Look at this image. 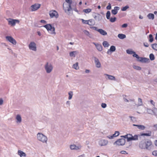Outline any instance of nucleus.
<instances>
[{
    "label": "nucleus",
    "mask_w": 157,
    "mask_h": 157,
    "mask_svg": "<svg viewBox=\"0 0 157 157\" xmlns=\"http://www.w3.org/2000/svg\"><path fill=\"white\" fill-rule=\"evenodd\" d=\"M139 61L143 62H147L149 61V59L141 57Z\"/></svg>",
    "instance_id": "nucleus-24"
},
{
    "label": "nucleus",
    "mask_w": 157,
    "mask_h": 157,
    "mask_svg": "<svg viewBox=\"0 0 157 157\" xmlns=\"http://www.w3.org/2000/svg\"><path fill=\"white\" fill-rule=\"evenodd\" d=\"M151 103L154 106H155V102L152 100L150 101Z\"/></svg>",
    "instance_id": "nucleus-50"
},
{
    "label": "nucleus",
    "mask_w": 157,
    "mask_h": 157,
    "mask_svg": "<svg viewBox=\"0 0 157 157\" xmlns=\"http://www.w3.org/2000/svg\"><path fill=\"white\" fill-rule=\"evenodd\" d=\"M101 106L103 108H105L106 107V105L105 103H102L101 104Z\"/></svg>",
    "instance_id": "nucleus-48"
},
{
    "label": "nucleus",
    "mask_w": 157,
    "mask_h": 157,
    "mask_svg": "<svg viewBox=\"0 0 157 157\" xmlns=\"http://www.w3.org/2000/svg\"><path fill=\"white\" fill-rule=\"evenodd\" d=\"M111 4L109 3L108 5L107 6L106 9L107 10H109L111 9Z\"/></svg>",
    "instance_id": "nucleus-46"
},
{
    "label": "nucleus",
    "mask_w": 157,
    "mask_h": 157,
    "mask_svg": "<svg viewBox=\"0 0 157 157\" xmlns=\"http://www.w3.org/2000/svg\"><path fill=\"white\" fill-rule=\"evenodd\" d=\"M147 17L149 19H153L154 18V15L153 13H150L148 14Z\"/></svg>",
    "instance_id": "nucleus-26"
},
{
    "label": "nucleus",
    "mask_w": 157,
    "mask_h": 157,
    "mask_svg": "<svg viewBox=\"0 0 157 157\" xmlns=\"http://www.w3.org/2000/svg\"><path fill=\"white\" fill-rule=\"evenodd\" d=\"M94 62L95 64L96 67L98 68H99L101 66V64L99 62L98 59L96 57L94 58Z\"/></svg>",
    "instance_id": "nucleus-16"
},
{
    "label": "nucleus",
    "mask_w": 157,
    "mask_h": 157,
    "mask_svg": "<svg viewBox=\"0 0 157 157\" xmlns=\"http://www.w3.org/2000/svg\"><path fill=\"white\" fill-rule=\"evenodd\" d=\"M150 59L151 60H153L155 59V56L154 55L152 54H151L149 55Z\"/></svg>",
    "instance_id": "nucleus-37"
},
{
    "label": "nucleus",
    "mask_w": 157,
    "mask_h": 157,
    "mask_svg": "<svg viewBox=\"0 0 157 157\" xmlns=\"http://www.w3.org/2000/svg\"><path fill=\"white\" fill-rule=\"evenodd\" d=\"M38 140L43 142H46L47 140V138L46 136L42 133H39L37 135Z\"/></svg>",
    "instance_id": "nucleus-3"
},
{
    "label": "nucleus",
    "mask_w": 157,
    "mask_h": 157,
    "mask_svg": "<svg viewBox=\"0 0 157 157\" xmlns=\"http://www.w3.org/2000/svg\"><path fill=\"white\" fill-rule=\"evenodd\" d=\"M151 46L153 49L157 51V44H152Z\"/></svg>",
    "instance_id": "nucleus-32"
},
{
    "label": "nucleus",
    "mask_w": 157,
    "mask_h": 157,
    "mask_svg": "<svg viewBox=\"0 0 157 157\" xmlns=\"http://www.w3.org/2000/svg\"><path fill=\"white\" fill-rule=\"evenodd\" d=\"M81 146H77L75 145H71L70 146V148L71 149L78 150L81 148Z\"/></svg>",
    "instance_id": "nucleus-19"
},
{
    "label": "nucleus",
    "mask_w": 157,
    "mask_h": 157,
    "mask_svg": "<svg viewBox=\"0 0 157 157\" xmlns=\"http://www.w3.org/2000/svg\"><path fill=\"white\" fill-rule=\"evenodd\" d=\"M19 21L18 20L10 19V20L8 21V24L9 25H10L11 26H14L15 25L16 22L19 23Z\"/></svg>",
    "instance_id": "nucleus-11"
},
{
    "label": "nucleus",
    "mask_w": 157,
    "mask_h": 157,
    "mask_svg": "<svg viewBox=\"0 0 157 157\" xmlns=\"http://www.w3.org/2000/svg\"><path fill=\"white\" fill-rule=\"evenodd\" d=\"M126 52L127 53L130 54H133L134 53H135V52L132 51L131 50H127Z\"/></svg>",
    "instance_id": "nucleus-34"
},
{
    "label": "nucleus",
    "mask_w": 157,
    "mask_h": 157,
    "mask_svg": "<svg viewBox=\"0 0 157 157\" xmlns=\"http://www.w3.org/2000/svg\"><path fill=\"white\" fill-rule=\"evenodd\" d=\"M108 143V141L105 140H100L98 142L99 145L101 146L106 145Z\"/></svg>",
    "instance_id": "nucleus-13"
},
{
    "label": "nucleus",
    "mask_w": 157,
    "mask_h": 157,
    "mask_svg": "<svg viewBox=\"0 0 157 157\" xmlns=\"http://www.w3.org/2000/svg\"><path fill=\"white\" fill-rule=\"evenodd\" d=\"M91 28H92L94 29L95 30L97 31H98V30L99 29H98L97 27H94V26H93V27H91Z\"/></svg>",
    "instance_id": "nucleus-49"
},
{
    "label": "nucleus",
    "mask_w": 157,
    "mask_h": 157,
    "mask_svg": "<svg viewBox=\"0 0 157 157\" xmlns=\"http://www.w3.org/2000/svg\"><path fill=\"white\" fill-rule=\"evenodd\" d=\"M139 135H135L134 136L130 134H127L124 136H122L121 137H123L124 138L127 139L128 141L132 140H138Z\"/></svg>",
    "instance_id": "nucleus-2"
},
{
    "label": "nucleus",
    "mask_w": 157,
    "mask_h": 157,
    "mask_svg": "<svg viewBox=\"0 0 157 157\" xmlns=\"http://www.w3.org/2000/svg\"><path fill=\"white\" fill-rule=\"evenodd\" d=\"M69 99H71L72 98L73 95V92L72 91L70 92L69 93Z\"/></svg>",
    "instance_id": "nucleus-41"
},
{
    "label": "nucleus",
    "mask_w": 157,
    "mask_h": 157,
    "mask_svg": "<svg viewBox=\"0 0 157 157\" xmlns=\"http://www.w3.org/2000/svg\"><path fill=\"white\" fill-rule=\"evenodd\" d=\"M69 44H71V45H73V44H74V43H73V42H70V43H69Z\"/></svg>",
    "instance_id": "nucleus-61"
},
{
    "label": "nucleus",
    "mask_w": 157,
    "mask_h": 157,
    "mask_svg": "<svg viewBox=\"0 0 157 157\" xmlns=\"http://www.w3.org/2000/svg\"><path fill=\"white\" fill-rule=\"evenodd\" d=\"M45 69L47 73H50L53 69L52 66L51 64H48V63H47L45 67Z\"/></svg>",
    "instance_id": "nucleus-8"
},
{
    "label": "nucleus",
    "mask_w": 157,
    "mask_h": 157,
    "mask_svg": "<svg viewBox=\"0 0 157 157\" xmlns=\"http://www.w3.org/2000/svg\"><path fill=\"white\" fill-rule=\"evenodd\" d=\"M133 126L137 127L139 129L141 130H144L146 128V127L143 125H137L133 124Z\"/></svg>",
    "instance_id": "nucleus-17"
},
{
    "label": "nucleus",
    "mask_w": 157,
    "mask_h": 157,
    "mask_svg": "<svg viewBox=\"0 0 157 157\" xmlns=\"http://www.w3.org/2000/svg\"><path fill=\"white\" fill-rule=\"evenodd\" d=\"M120 9V8L118 6H115L114 7L113 10L111 11V13L113 15L116 14L117 12Z\"/></svg>",
    "instance_id": "nucleus-14"
},
{
    "label": "nucleus",
    "mask_w": 157,
    "mask_h": 157,
    "mask_svg": "<svg viewBox=\"0 0 157 157\" xmlns=\"http://www.w3.org/2000/svg\"><path fill=\"white\" fill-rule=\"evenodd\" d=\"M98 32L101 35L103 36H105L107 34V32L102 29H99L98 30Z\"/></svg>",
    "instance_id": "nucleus-18"
},
{
    "label": "nucleus",
    "mask_w": 157,
    "mask_h": 157,
    "mask_svg": "<svg viewBox=\"0 0 157 157\" xmlns=\"http://www.w3.org/2000/svg\"><path fill=\"white\" fill-rule=\"evenodd\" d=\"M144 45L145 47H148L149 46V44L147 43H144Z\"/></svg>",
    "instance_id": "nucleus-53"
},
{
    "label": "nucleus",
    "mask_w": 157,
    "mask_h": 157,
    "mask_svg": "<svg viewBox=\"0 0 157 157\" xmlns=\"http://www.w3.org/2000/svg\"><path fill=\"white\" fill-rule=\"evenodd\" d=\"M155 144L156 146H157V140L155 141Z\"/></svg>",
    "instance_id": "nucleus-59"
},
{
    "label": "nucleus",
    "mask_w": 157,
    "mask_h": 157,
    "mask_svg": "<svg viewBox=\"0 0 157 157\" xmlns=\"http://www.w3.org/2000/svg\"><path fill=\"white\" fill-rule=\"evenodd\" d=\"M116 48L114 46H112L110 48V49L108 50L107 52V53L108 54H109V53L111 52H114Z\"/></svg>",
    "instance_id": "nucleus-22"
},
{
    "label": "nucleus",
    "mask_w": 157,
    "mask_h": 157,
    "mask_svg": "<svg viewBox=\"0 0 157 157\" xmlns=\"http://www.w3.org/2000/svg\"><path fill=\"white\" fill-rule=\"evenodd\" d=\"M121 153L122 154H128V153H127L126 152V151H121Z\"/></svg>",
    "instance_id": "nucleus-51"
},
{
    "label": "nucleus",
    "mask_w": 157,
    "mask_h": 157,
    "mask_svg": "<svg viewBox=\"0 0 157 157\" xmlns=\"http://www.w3.org/2000/svg\"><path fill=\"white\" fill-rule=\"evenodd\" d=\"M92 11V10L90 9H84L83 11L86 13H90Z\"/></svg>",
    "instance_id": "nucleus-28"
},
{
    "label": "nucleus",
    "mask_w": 157,
    "mask_h": 157,
    "mask_svg": "<svg viewBox=\"0 0 157 157\" xmlns=\"http://www.w3.org/2000/svg\"><path fill=\"white\" fill-rule=\"evenodd\" d=\"M127 24H124L122 25V27L126 28L127 26Z\"/></svg>",
    "instance_id": "nucleus-52"
},
{
    "label": "nucleus",
    "mask_w": 157,
    "mask_h": 157,
    "mask_svg": "<svg viewBox=\"0 0 157 157\" xmlns=\"http://www.w3.org/2000/svg\"><path fill=\"white\" fill-rule=\"evenodd\" d=\"M18 154L20 156V157H25L26 155L25 153L21 151L18 150Z\"/></svg>",
    "instance_id": "nucleus-20"
},
{
    "label": "nucleus",
    "mask_w": 157,
    "mask_h": 157,
    "mask_svg": "<svg viewBox=\"0 0 157 157\" xmlns=\"http://www.w3.org/2000/svg\"><path fill=\"white\" fill-rule=\"evenodd\" d=\"M65 1L67 2L69 4V5H68V7H67V8H66L65 7V5H66V4H63V9L65 12L67 11H69L71 9V4L72 2V1L71 0H65Z\"/></svg>",
    "instance_id": "nucleus-4"
},
{
    "label": "nucleus",
    "mask_w": 157,
    "mask_h": 157,
    "mask_svg": "<svg viewBox=\"0 0 157 157\" xmlns=\"http://www.w3.org/2000/svg\"><path fill=\"white\" fill-rule=\"evenodd\" d=\"M139 146L141 149H150L152 146V143L150 140H143L140 142Z\"/></svg>",
    "instance_id": "nucleus-1"
},
{
    "label": "nucleus",
    "mask_w": 157,
    "mask_h": 157,
    "mask_svg": "<svg viewBox=\"0 0 157 157\" xmlns=\"http://www.w3.org/2000/svg\"><path fill=\"white\" fill-rule=\"evenodd\" d=\"M82 22L83 24H88V21L85 20L83 19H82Z\"/></svg>",
    "instance_id": "nucleus-45"
},
{
    "label": "nucleus",
    "mask_w": 157,
    "mask_h": 157,
    "mask_svg": "<svg viewBox=\"0 0 157 157\" xmlns=\"http://www.w3.org/2000/svg\"><path fill=\"white\" fill-rule=\"evenodd\" d=\"M97 49L99 51H101L102 50V47L101 46L100 44H97L96 45Z\"/></svg>",
    "instance_id": "nucleus-30"
},
{
    "label": "nucleus",
    "mask_w": 157,
    "mask_h": 157,
    "mask_svg": "<svg viewBox=\"0 0 157 157\" xmlns=\"http://www.w3.org/2000/svg\"><path fill=\"white\" fill-rule=\"evenodd\" d=\"M29 48L34 51L36 50V44L34 42H31L29 45Z\"/></svg>",
    "instance_id": "nucleus-10"
},
{
    "label": "nucleus",
    "mask_w": 157,
    "mask_h": 157,
    "mask_svg": "<svg viewBox=\"0 0 157 157\" xmlns=\"http://www.w3.org/2000/svg\"><path fill=\"white\" fill-rule=\"evenodd\" d=\"M84 157V155L83 154L82 155H81L79 156H78V157Z\"/></svg>",
    "instance_id": "nucleus-58"
},
{
    "label": "nucleus",
    "mask_w": 157,
    "mask_h": 157,
    "mask_svg": "<svg viewBox=\"0 0 157 157\" xmlns=\"http://www.w3.org/2000/svg\"><path fill=\"white\" fill-rule=\"evenodd\" d=\"M98 9H100L101 8V6H98Z\"/></svg>",
    "instance_id": "nucleus-62"
},
{
    "label": "nucleus",
    "mask_w": 157,
    "mask_h": 157,
    "mask_svg": "<svg viewBox=\"0 0 157 157\" xmlns=\"http://www.w3.org/2000/svg\"><path fill=\"white\" fill-rule=\"evenodd\" d=\"M119 132L118 131H116L115 132V133L113 134L112 136H108V137L109 139H112L113 137H116L118 136L119 134Z\"/></svg>",
    "instance_id": "nucleus-21"
},
{
    "label": "nucleus",
    "mask_w": 157,
    "mask_h": 157,
    "mask_svg": "<svg viewBox=\"0 0 157 157\" xmlns=\"http://www.w3.org/2000/svg\"><path fill=\"white\" fill-rule=\"evenodd\" d=\"M16 119L17 122H21V118L20 116L19 115H17L16 117Z\"/></svg>",
    "instance_id": "nucleus-31"
},
{
    "label": "nucleus",
    "mask_w": 157,
    "mask_h": 157,
    "mask_svg": "<svg viewBox=\"0 0 157 157\" xmlns=\"http://www.w3.org/2000/svg\"><path fill=\"white\" fill-rule=\"evenodd\" d=\"M133 56L134 57H135L138 59H139V58H140L139 57V56H138V55L136 54L135 52V53H134L133 54Z\"/></svg>",
    "instance_id": "nucleus-44"
},
{
    "label": "nucleus",
    "mask_w": 157,
    "mask_h": 157,
    "mask_svg": "<svg viewBox=\"0 0 157 157\" xmlns=\"http://www.w3.org/2000/svg\"><path fill=\"white\" fill-rule=\"evenodd\" d=\"M154 127H157V124L154 125Z\"/></svg>",
    "instance_id": "nucleus-63"
},
{
    "label": "nucleus",
    "mask_w": 157,
    "mask_h": 157,
    "mask_svg": "<svg viewBox=\"0 0 157 157\" xmlns=\"http://www.w3.org/2000/svg\"><path fill=\"white\" fill-rule=\"evenodd\" d=\"M44 26L45 28L48 31H51V33L55 34V28L54 27H52L50 24H47L44 25Z\"/></svg>",
    "instance_id": "nucleus-6"
},
{
    "label": "nucleus",
    "mask_w": 157,
    "mask_h": 157,
    "mask_svg": "<svg viewBox=\"0 0 157 157\" xmlns=\"http://www.w3.org/2000/svg\"><path fill=\"white\" fill-rule=\"evenodd\" d=\"M138 105H141L143 104L142 100L140 98L138 99Z\"/></svg>",
    "instance_id": "nucleus-36"
},
{
    "label": "nucleus",
    "mask_w": 157,
    "mask_h": 157,
    "mask_svg": "<svg viewBox=\"0 0 157 157\" xmlns=\"http://www.w3.org/2000/svg\"><path fill=\"white\" fill-rule=\"evenodd\" d=\"M90 72V71L88 70H86L85 71V72L86 73H88Z\"/></svg>",
    "instance_id": "nucleus-57"
},
{
    "label": "nucleus",
    "mask_w": 157,
    "mask_h": 157,
    "mask_svg": "<svg viewBox=\"0 0 157 157\" xmlns=\"http://www.w3.org/2000/svg\"><path fill=\"white\" fill-rule=\"evenodd\" d=\"M3 101L2 99H0V105H1L3 104Z\"/></svg>",
    "instance_id": "nucleus-55"
},
{
    "label": "nucleus",
    "mask_w": 157,
    "mask_h": 157,
    "mask_svg": "<svg viewBox=\"0 0 157 157\" xmlns=\"http://www.w3.org/2000/svg\"><path fill=\"white\" fill-rule=\"evenodd\" d=\"M118 36L121 39H124L126 37V35L122 34H119L118 35Z\"/></svg>",
    "instance_id": "nucleus-27"
},
{
    "label": "nucleus",
    "mask_w": 157,
    "mask_h": 157,
    "mask_svg": "<svg viewBox=\"0 0 157 157\" xmlns=\"http://www.w3.org/2000/svg\"><path fill=\"white\" fill-rule=\"evenodd\" d=\"M72 67L73 68L75 69L76 70L78 69L79 68L78 66V63L77 62L75 64H73Z\"/></svg>",
    "instance_id": "nucleus-29"
},
{
    "label": "nucleus",
    "mask_w": 157,
    "mask_h": 157,
    "mask_svg": "<svg viewBox=\"0 0 157 157\" xmlns=\"http://www.w3.org/2000/svg\"><path fill=\"white\" fill-rule=\"evenodd\" d=\"M110 13L109 11H108L106 13V18L108 19H110Z\"/></svg>",
    "instance_id": "nucleus-35"
},
{
    "label": "nucleus",
    "mask_w": 157,
    "mask_h": 157,
    "mask_svg": "<svg viewBox=\"0 0 157 157\" xmlns=\"http://www.w3.org/2000/svg\"><path fill=\"white\" fill-rule=\"evenodd\" d=\"M105 75L108 76V78L109 79L111 80H115V78L114 76L112 75H109L107 74H105Z\"/></svg>",
    "instance_id": "nucleus-25"
},
{
    "label": "nucleus",
    "mask_w": 157,
    "mask_h": 157,
    "mask_svg": "<svg viewBox=\"0 0 157 157\" xmlns=\"http://www.w3.org/2000/svg\"><path fill=\"white\" fill-rule=\"evenodd\" d=\"M125 142V140L124 139H120L114 143V144H116L118 146L123 145L124 144Z\"/></svg>",
    "instance_id": "nucleus-7"
},
{
    "label": "nucleus",
    "mask_w": 157,
    "mask_h": 157,
    "mask_svg": "<svg viewBox=\"0 0 157 157\" xmlns=\"http://www.w3.org/2000/svg\"><path fill=\"white\" fill-rule=\"evenodd\" d=\"M6 39L10 42L13 44L15 45L17 42L16 40L11 36H6Z\"/></svg>",
    "instance_id": "nucleus-9"
},
{
    "label": "nucleus",
    "mask_w": 157,
    "mask_h": 157,
    "mask_svg": "<svg viewBox=\"0 0 157 157\" xmlns=\"http://www.w3.org/2000/svg\"><path fill=\"white\" fill-rule=\"evenodd\" d=\"M95 24L94 21L92 19H90L88 20V25H93Z\"/></svg>",
    "instance_id": "nucleus-23"
},
{
    "label": "nucleus",
    "mask_w": 157,
    "mask_h": 157,
    "mask_svg": "<svg viewBox=\"0 0 157 157\" xmlns=\"http://www.w3.org/2000/svg\"><path fill=\"white\" fill-rule=\"evenodd\" d=\"M82 2H81V1H80V2H79V5H81L82 4Z\"/></svg>",
    "instance_id": "nucleus-64"
},
{
    "label": "nucleus",
    "mask_w": 157,
    "mask_h": 157,
    "mask_svg": "<svg viewBox=\"0 0 157 157\" xmlns=\"http://www.w3.org/2000/svg\"><path fill=\"white\" fill-rule=\"evenodd\" d=\"M128 8L129 6H126L124 7H123L121 9V10L122 11H125Z\"/></svg>",
    "instance_id": "nucleus-43"
},
{
    "label": "nucleus",
    "mask_w": 157,
    "mask_h": 157,
    "mask_svg": "<svg viewBox=\"0 0 157 157\" xmlns=\"http://www.w3.org/2000/svg\"><path fill=\"white\" fill-rule=\"evenodd\" d=\"M116 19V18L115 17H111L109 19V21L112 22H115Z\"/></svg>",
    "instance_id": "nucleus-39"
},
{
    "label": "nucleus",
    "mask_w": 157,
    "mask_h": 157,
    "mask_svg": "<svg viewBox=\"0 0 157 157\" xmlns=\"http://www.w3.org/2000/svg\"><path fill=\"white\" fill-rule=\"evenodd\" d=\"M133 67L134 69L137 70H141V68L139 66H133Z\"/></svg>",
    "instance_id": "nucleus-40"
},
{
    "label": "nucleus",
    "mask_w": 157,
    "mask_h": 157,
    "mask_svg": "<svg viewBox=\"0 0 157 157\" xmlns=\"http://www.w3.org/2000/svg\"><path fill=\"white\" fill-rule=\"evenodd\" d=\"M40 22L41 23H44V24H46V21L44 20H41L40 21Z\"/></svg>",
    "instance_id": "nucleus-56"
},
{
    "label": "nucleus",
    "mask_w": 157,
    "mask_h": 157,
    "mask_svg": "<svg viewBox=\"0 0 157 157\" xmlns=\"http://www.w3.org/2000/svg\"><path fill=\"white\" fill-rule=\"evenodd\" d=\"M49 15L51 18L55 17L57 18L59 17L58 12L54 10H51L49 12Z\"/></svg>",
    "instance_id": "nucleus-5"
},
{
    "label": "nucleus",
    "mask_w": 157,
    "mask_h": 157,
    "mask_svg": "<svg viewBox=\"0 0 157 157\" xmlns=\"http://www.w3.org/2000/svg\"><path fill=\"white\" fill-rule=\"evenodd\" d=\"M103 45L104 47H108L109 46V44L106 41H104L103 43Z\"/></svg>",
    "instance_id": "nucleus-33"
},
{
    "label": "nucleus",
    "mask_w": 157,
    "mask_h": 157,
    "mask_svg": "<svg viewBox=\"0 0 157 157\" xmlns=\"http://www.w3.org/2000/svg\"><path fill=\"white\" fill-rule=\"evenodd\" d=\"M147 112L149 113H153V111L150 109H148L147 110Z\"/></svg>",
    "instance_id": "nucleus-54"
},
{
    "label": "nucleus",
    "mask_w": 157,
    "mask_h": 157,
    "mask_svg": "<svg viewBox=\"0 0 157 157\" xmlns=\"http://www.w3.org/2000/svg\"><path fill=\"white\" fill-rule=\"evenodd\" d=\"M139 17L140 19H142L143 18V17H142L141 16H140Z\"/></svg>",
    "instance_id": "nucleus-60"
},
{
    "label": "nucleus",
    "mask_w": 157,
    "mask_h": 157,
    "mask_svg": "<svg viewBox=\"0 0 157 157\" xmlns=\"http://www.w3.org/2000/svg\"><path fill=\"white\" fill-rule=\"evenodd\" d=\"M146 133H140V135L141 136H150L151 135V132L150 131H146Z\"/></svg>",
    "instance_id": "nucleus-15"
},
{
    "label": "nucleus",
    "mask_w": 157,
    "mask_h": 157,
    "mask_svg": "<svg viewBox=\"0 0 157 157\" xmlns=\"http://www.w3.org/2000/svg\"><path fill=\"white\" fill-rule=\"evenodd\" d=\"M149 41L150 42H152L153 41V38L152 35H151V34L149 35Z\"/></svg>",
    "instance_id": "nucleus-38"
},
{
    "label": "nucleus",
    "mask_w": 157,
    "mask_h": 157,
    "mask_svg": "<svg viewBox=\"0 0 157 157\" xmlns=\"http://www.w3.org/2000/svg\"><path fill=\"white\" fill-rule=\"evenodd\" d=\"M152 155L155 156H157V151H154L152 152Z\"/></svg>",
    "instance_id": "nucleus-47"
},
{
    "label": "nucleus",
    "mask_w": 157,
    "mask_h": 157,
    "mask_svg": "<svg viewBox=\"0 0 157 157\" xmlns=\"http://www.w3.org/2000/svg\"><path fill=\"white\" fill-rule=\"evenodd\" d=\"M40 5L39 4H35L31 6L32 11H35L37 10L40 7Z\"/></svg>",
    "instance_id": "nucleus-12"
},
{
    "label": "nucleus",
    "mask_w": 157,
    "mask_h": 157,
    "mask_svg": "<svg viewBox=\"0 0 157 157\" xmlns=\"http://www.w3.org/2000/svg\"><path fill=\"white\" fill-rule=\"evenodd\" d=\"M76 53V51H73V52H71L70 53V56L71 57L74 56L75 57V53Z\"/></svg>",
    "instance_id": "nucleus-42"
}]
</instances>
